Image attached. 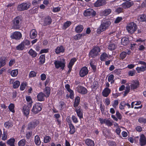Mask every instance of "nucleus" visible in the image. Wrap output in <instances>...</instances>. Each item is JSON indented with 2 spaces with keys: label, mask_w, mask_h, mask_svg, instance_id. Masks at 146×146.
Wrapping results in <instances>:
<instances>
[{
  "label": "nucleus",
  "mask_w": 146,
  "mask_h": 146,
  "mask_svg": "<svg viewBox=\"0 0 146 146\" xmlns=\"http://www.w3.org/2000/svg\"><path fill=\"white\" fill-rule=\"evenodd\" d=\"M26 99L28 102V106L30 107H31L32 106V103H33L31 98L30 96H27L26 97Z\"/></svg>",
  "instance_id": "7c9ffc66"
},
{
  "label": "nucleus",
  "mask_w": 146,
  "mask_h": 146,
  "mask_svg": "<svg viewBox=\"0 0 146 146\" xmlns=\"http://www.w3.org/2000/svg\"><path fill=\"white\" fill-rule=\"evenodd\" d=\"M31 5V3L29 2L23 3L18 5L17 7L18 10L19 11H23L27 10L29 8Z\"/></svg>",
  "instance_id": "6e6552de"
},
{
  "label": "nucleus",
  "mask_w": 146,
  "mask_h": 146,
  "mask_svg": "<svg viewBox=\"0 0 146 146\" xmlns=\"http://www.w3.org/2000/svg\"><path fill=\"white\" fill-rule=\"evenodd\" d=\"M70 93L69 96L70 97V98L71 99H73L74 98V91L72 89L68 91Z\"/></svg>",
  "instance_id": "3c124183"
},
{
  "label": "nucleus",
  "mask_w": 146,
  "mask_h": 146,
  "mask_svg": "<svg viewBox=\"0 0 146 146\" xmlns=\"http://www.w3.org/2000/svg\"><path fill=\"white\" fill-rule=\"evenodd\" d=\"M90 66L91 67L93 70L94 71H95L96 70V66L95 65H94L93 63L92 62H90Z\"/></svg>",
  "instance_id": "69168bd1"
},
{
  "label": "nucleus",
  "mask_w": 146,
  "mask_h": 146,
  "mask_svg": "<svg viewBox=\"0 0 146 146\" xmlns=\"http://www.w3.org/2000/svg\"><path fill=\"white\" fill-rule=\"evenodd\" d=\"M15 139L14 138H11L7 141V144L10 146H15Z\"/></svg>",
  "instance_id": "c85d7f7f"
},
{
  "label": "nucleus",
  "mask_w": 146,
  "mask_h": 146,
  "mask_svg": "<svg viewBox=\"0 0 146 146\" xmlns=\"http://www.w3.org/2000/svg\"><path fill=\"white\" fill-rule=\"evenodd\" d=\"M11 124V123L9 121H6L4 123L5 127L7 129H9V128Z\"/></svg>",
  "instance_id": "338daca9"
},
{
  "label": "nucleus",
  "mask_w": 146,
  "mask_h": 146,
  "mask_svg": "<svg viewBox=\"0 0 146 146\" xmlns=\"http://www.w3.org/2000/svg\"><path fill=\"white\" fill-rule=\"evenodd\" d=\"M26 142V141L25 139L20 140L18 142L19 146H25Z\"/></svg>",
  "instance_id": "ea45409f"
},
{
  "label": "nucleus",
  "mask_w": 146,
  "mask_h": 146,
  "mask_svg": "<svg viewBox=\"0 0 146 146\" xmlns=\"http://www.w3.org/2000/svg\"><path fill=\"white\" fill-rule=\"evenodd\" d=\"M45 97H46V95L45 94L42 92H39L37 96V100L40 102L44 101Z\"/></svg>",
  "instance_id": "f3484780"
},
{
  "label": "nucleus",
  "mask_w": 146,
  "mask_h": 146,
  "mask_svg": "<svg viewBox=\"0 0 146 146\" xmlns=\"http://www.w3.org/2000/svg\"><path fill=\"white\" fill-rule=\"evenodd\" d=\"M133 4L134 3L133 1H127L123 3L122 5L124 8L126 9L130 7L132 5H133Z\"/></svg>",
  "instance_id": "b1692460"
},
{
  "label": "nucleus",
  "mask_w": 146,
  "mask_h": 146,
  "mask_svg": "<svg viewBox=\"0 0 146 146\" xmlns=\"http://www.w3.org/2000/svg\"><path fill=\"white\" fill-rule=\"evenodd\" d=\"M53 117L56 119L55 122L57 123V125H60L61 124V120L59 119L60 117L59 113H56L53 115Z\"/></svg>",
  "instance_id": "4be33fe9"
},
{
  "label": "nucleus",
  "mask_w": 146,
  "mask_h": 146,
  "mask_svg": "<svg viewBox=\"0 0 146 146\" xmlns=\"http://www.w3.org/2000/svg\"><path fill=\"white\" fill-rule=\"evenodd\" d=\"M35 142L36 145H39L41 143L40 138L38 135H36L35 137Z\"/></svg>",
  "instance_id": "c9c22d12"
},
{
  "label": "nucleus",
  "mask_w": 146,
  "mask_h": 146,
  "mask_svg": "<svg viewBox=\"0 0 146 146\" xmlns=\"http://www.w3.org/2000/svg\"><path fill=\"white\" fill-rule=\"evenodd\" d=\"M96 15V12L93 9H90L86 10L84 12V15L86 16H91L93 17Z\"/></svg>",
  "instance_id": "9d476101"
},
{
  "label": "nucleus",
  "mask_w": 146,
  "mask_h": 146,
  "mask_svg": "<svg viewBox=\"0 0 146 146\" xmlns=\"http://www.w3.org/2000/svg\"><path fill=\"white\" fill-rule=\"evenodd\" d=\"M2 139L3 141H5L7 139V135L5 131L3 132V134L2 136Z\"/></svg>",
  "instance_id": "0e129e2a"
},
{
  "label": "nucleus",
  "mask_w": 146,
  "mask_h": 146,
  "mask_svg": "<svg viewBox=\"0 0 146 146\" xmlns=\"http://www.w3.org/2000/svg\"><path fill=\"white\" fill-rule=\"evenodd\" d=\"M85 143L88 146H94V141L89 139H86L85 141Z\"/></svg>",
  "instance_id": "bb28decb"
},
{
  "label": "nucleus",
  "mask_w": 146,
  "mask_h": 146,
  "mask_svg": "<svg viewBox=\"0 0 146 146\" xmlns=\"http://www.w3.org/2000/svg\"><path fill=\"white\" fill-rule=\"evenodd\" d=\"M66 121L68 125L72 124L70 116H68L66 118Z\"/></svg>",
  "instance_id": "774afa93"
},
{
  "label": "nucleus",
  "mask_w": 146,
  "mask_h": 146,
  "mask_svg": "<svg viewBox=\"0 0 146 146\" xmlns=\"http://www.w3.org/2000/svg\"><path fill=\"white\" fill-rule=\"evenodd\" d=\"M32 134V131H29L26 134V137L27 139H29L31 137Z\"/></svg>",
  "instance_id": "e2e57ef3"
},
{
  "label": "nucleus",
  "mask_w": 146,
  "mask_h": 146,
  "mask_svg": "<svg viewBox=\"0 0 146 146\" xmlns=\"http://www.w3.org/2000/svg\"><path fill=\"white\" fill-rule=\"evenodd\" d=\"M138 19L140 21H145L146 20V16L144 15H141L139 17Z\"/></svg>",
  "instance_id": "49530a36"
},
{
  "label": "nucleus",
  "mask_w": 146,
  "mask_h": 146,
  "mask_svg": "<svg viewBox=\"0 0 146 146\" xmlns=\"http://www.w3.org/2000/svg\"><path fill=\"white\" fill-rule=\"evenodd\" d=\"M28 53L33 58H35L36 57L37 54V53L32 49H31L30 50Z\"/></svg>",
  "instance_id": "f704fd0d"
},
{
  "label": "nucleus",
  "mask_w": 146,
  "mask_h": 146,
  "mask_svg": "<svg viewBox=\"0 0 146 146\" xmlns=\"http://www.w3.org/2000/svg\"><path fill=\"white\" fill-rule=\"evenodd\" d=\"M88 68L84 66L81 68L79 72V75L81 77H84L88 73Z\"/></svg>",
  "instance_id": "f8f14e48"
},
{
  "label": "nucleus",
  "mask_w": 146,
  "mask_h": 146,
  "mask_svg": "<svg viewBox=\"0 0 146 146\" xmlns=\"http://www.w3.org/2000/svg\"><path fill=\"white\" fill-rule=\"evenodd\" d=\"M64 51V49L63 46H58L56 49L55 52L57 54H59L60 52H63Z\"/></svg>",
  "instance_id": "473e14b6"
},
{
  "label": "nucleus",
  "mask_w": 146,
  "mask_h": 146,
  "mask_svg": "<svg viewBox=\"0 0 146 146\" xmlns=\"http://www.w3.org/2000/svg\"><path fill=\"white\" fill-rule=\"evenodd\" d=\"M51 139L50 136L46 135L44 137V142L45 143H47L49 142Z\"/></svg>",
  "instance_id": "37998d69"
},
{
  "label": "nucleus",
  "mask_w": 146,
  "mask_h": 146,
  "mask_svg": "<svg viewBox=\"0 0 146 146\" xmlns=\"http://www.w3.org/2000/svg\"><path fill=\"white\" fill-rule=\"evenodd\" d=\"M8 107L9 110L10 111L13 112V113H15V110H14V108H15V106L13 104L10 103Z\"/></svg>",
  "instance_id": "79ce46f5"
},
{
  "label": "nucleus",
  "mask_w": 146,
  "mask_h": 146,
  "mask_svg": "<svg viewBox=\"0 0 146 146\" xmlns=\"http://www.w3.org/2000/svg\"><path fill=\"white\" fill-rule=\"evenodd\" d=\"M77 92L82 94H86L88 92V90L86 88L82 86H78L76 87Z\"/></svg>",
  "instance_id": "9b49d317"
},
{
  "label": "nucleus",
  "mask_w": 146,
  "mask_h": 146,
  "mask_svg": "<svg viewBox=\"0 0 146 146\" xmlns=\"http://www.w3.org/2000/svg\"><path fill=\"white\" fill-rule=\"evenodd\" d=\"M139 145L141 146H145L146 144V138L144 134H142L139 139Z\"/></svg>",
  "instance_id": "2eb2a0df"
},
{
  "label": "nucleus",
  "mask_w": 146,
  "mask_h": 146,
  "mask_svg": "<svg viewBox=\"0 0 146 146\" xmlns=\"http://www.w3.org/2000/svg\"><path fill=\"white\" fill-rule=\"evenodd\" d=\"M42 107L41 103L37 102L34 105L31 110L35 114H37L42 110Z\"/></svg>",
  "instance_id": "f03ea898"
},
{
  "label": "nucleus",
  "mask_w": 146,
  "mask_h": 146,
  "mask_svg": "<svg viewBox=\"0 0 146 146\" xmlns=\"http://www.w3.org/2000/svg\"><path fill=\"white\" fill-rule=\"evenodd\" d=\"M114 78V76L112 74H110L108 78V82H110L111 81H112L111 82V83H113L114 82V80H113Z\"/></svg>",
  "instance_id": "864d4df0"
},
{
  "label": "nucleus",
  "mask_w": 146,
  "mask_h": 146,
  "mask_svg": "<svg viewBox=\"0 0 146 146\" xmlns=\"http://www.w3.org/2000/svg\"><path fill=\"white\" fill-rule=\"evenodd\" d=\"M37 34V32L35 29H33L31 30L30 33V37L32 39L35 38L36 37Z\"/></svg>",
  "instance_id": "cd10ccee"
},
{
  "label": "nucleus",
  "mask_w": 146,
  "mask_h": 146,
  "mask_svg": "<svg viewBox=\"0 0 146 146\" xmlns=\"http://www.w3.org/2000/svg\"><path fill=\"white\" fill-rule=\"evenodd\" d=\"M108 58V56L105 52L103 53L100 56V60L102 61H105Z\"/></svg>",
  "instance_id": "c756f323"
},
{
  "label": "nucleus",
  "mask_w": 146,
  "mask_h": 146,
  "mask_svg": "<svg viewBox=\"0 0 146 146\" xmlns=\"http://www.w3.org/2000/svg\"><path fill=\"white\" fill-rule=\"evenodd\" d=\"M75 111L76 113L80 119H81L83 118V110L81 109L80 106L75 108Z\"/></svg>",
  "instance_id": "ddd939ff"
},
{
  "label": "nucleus",
  "mask_w": 146,
  "mask_h": 146,
  "mask_svg": "<svg viewBox=\"0 0 146 146\" xmlns=\"http://www.w3.org/2000/svg\"><path fill=\"white\" fill-rule=\"evenodd\" d=\"M115 115L117 117L114 115H111V118L115 121H117L118 119L121 120L122 119V116L118 111H116Z\"/></svg>",
  "instance_id": "a211bd4d"
},
{
  "label": "nucleus",
  "mask_w": 146,
  "mask_h": 146,
  "mask_svg": "<svg viewBox=\"0 0 146 146\" xmlns=\"http://www.w3.org/2000/svg\"><path fill=\"white\" fill-rule=\"evenodd\" d=\"M138 122L141 123H146V119L143 117H139L138 119Z\"/></svg>",
  "instance_id": "09e8293b"
},
{
  "label": "nucleus",
  "mask_w": 146,
  "mask_h": 146,
  "mask_svg": "<svg viewBox=\"0 0 146 146\" xmlns=\"http://www.w3.org/2000/svg\"><path fill=\"white\" fill-rule=\"evenodd\" d=\"M98 85V82L94 80L91 86L92 88L95 89L96 87H97Z\"/></svg>",
  "instance_id": "bf43d9fd"
},
{
  "label": "nucleus",
  "mask_w": 146,
  "mask_h": 146,
  "mask_svg": "<svg viewBox=\"0 0 146 146\" xmlns=\"http://www.w3.org/2000/svg\"><path fill=\"white\" fill-rule=\"evenodd\" d=\"M21 17L17 16L15 18L13 21V25L12 26V29H19L20 27V21H21Z\"/></svg>",
  "instance_id": "39448f33"
},
{
  "label": "nucleus",
  "mask_w": 146,
  "mask_h": 146,
  "mask_svg": "<svg viewBox=\"0 0 146 146\" xmlns=\"http://www.w3.org/2000/svg\"><path fill=\"white\" fill-rule=\"evenodd\" d=\"M22 37V34L19 32L16 31L14 32L11 36V37L12 39L19 40Z\"/></svg>",
  "instance_id": "4468645a"
},
{
  "label": "nucleus",
  "mask_w": 146,
  "mask_h": 146,
  "mask_svg": "<svg viewBox=\"0 0 146 146\" xmlns=\"http://www.w3.org/2000/svg\"><path fill=\"white\" fill-rule=\"evenodd\" d=\"M139 82L138 80H133L130 83V86L131 90H134L139 86Z\"/></svg>",
  "instance_id": "1a4fd4ad"
},
{
  "label": "nucleus",
  "mask_w": 146,
  "mask_h": 146,
  "mask_svg": "<svg viewBox=\"0 0 146 146\" xmlns=\"http://www.w3.org/2000/svg\"><path fill=\"white\" fill-rule=\"evenodd\" d=\"M111 24L110 21H106L101 23L100 26L98 28L97 33L100 34L102 32H103L107 29Z\"/></svg>",
  "instance_id": "7ed1b4c3"
},
{
  "label": "nucleus",
  "mask_w": 146,
  "mask_h": 146,
  "mask_svg": "<svg viewBox=\"0 0 146 146\" xmlns=\"http://www.w3.org/2000/svg\"><path fill=\"white\" fill-rule=\"evenodd\" d=\"M137 29L136 24L133 22L129 23L126 27V29L129 33L131 34L133 33Z\"/></svg>",
  "instance_id": "423d86ee"
},
{
  "label": "nucleus",
  "mask_w": 146,
  "mask_h": 146,
  "mask_svg": "<svg viewBox=\"0 0 146 146\" xmlns=\"http://www.w3.org/2000/svg\"><path fill=\"white\" fill-rule=\"evenodd\" d=\"M29 44L30 41L28 40H24L21 44H20L18 46H25L26 45H29Z\"/></svg>",
  "instance_id": "603ef678"
},
{
  "label": "nucleus",
  "mask_w": 146,
  "mask_h": 146,
  "mask_svg": "<svg viewBox=\"0 0 146 146\" xmlns=\"http://www.w3.org/2000/svg\"><path fill=\"white\" fill-rule=\"evenodd\" d=\"M108 145L109 146H116V144L115 142L111 141H108Z\"/></svg>",
  "instance_id": "13d9d810"
},
{
  "label": "nucleus",
  "mask_w": 146,
  "mask_h": 146,
  "mask_svg": "<svg viewBox=\"0 0 146 146\" xmlns=\"http://www.w3.org/2000/svg\"><path fill=\"white\" fill-rule=\"evenodd\" d=\"M91 49L89 53V57L91 58H94L100 52V48L99 46H95Z\"/></svg>",
  "instance_id": "20e7f679"
},
{
  "label": "nucleus",
  "mask_w": 146,
  "mask_h": 146,
  "mask_svg": "<svg viewBox=\"0 0 146 146\" xmlns=\"http://www.w3.org/2000/svg\"><path fill=\"white\" fill-rule=\"evenodd\" d=\"M106 1L105 0H98L94 4V6L98 7L102 6L106 4Z\"/></svg>",
  "instance_id": "412c9836"
},
{
  "label": "nucleus",
  "mask_w": 146,
  "mask_h": 146,
  "mask_svg": "<svg viewBox=\"0 0 146 146\" xmlns=\"http://www.w3.org/2000/svg\"><path fill=\"white\" fill-rule=\"evenodd\" d=\"M40 123L38 119H34L29 122L28 124L27 129L28 130H31L35 129Z\"/></svg>",
  "instance_id": "f257e3e1"
},
{
  "label": "nucleus",
  "mask_w": 146,
  "mask_h": 146,
  "mask_svg": "<svg viewBox=\"0 0 146 146\" xmlns=\"http://www.w3.org/2000/svg\"><path fill=\"white\" fill-rule=\"evenodd\" d=\"M83 29V27L82 25H79L76 27L75 29V31L77 33H80Z\"/></svg>",
  "instance_id": "58836bf2"
},
{
  "label": "nucleus",
  "mask_w": 146,
  "mask_h": 146,
  "mask_svg": "<svg viewBox=\"0 0 146 146\" xmlns=\"http://www.w3.org/2000/svg\"><path fill=\"white\" fill-rule=\"evenodd\" d=\"M40 60L39 62L40 64H43L45 62V54H43L41 55L39 58Z\"/></svg>",
  "instance_id": "e433bc0d"
},
{
  "label": "nucleus",
  "mask_w": 146,
  "mask_h": 146,
  "mask_svg": "<svg viewBox=\"0 0 146 146\" xmlns=\"http://www.w3.org/2000/svg\"><path fill=\"white\" fill-rule=\"evenodd\" d=\"M129 40L127 38H123L121 40V44L123 46H126L128 44Z\"/></svg>",
  "instance_id": "a19ab883"
},
{
  "label": "nucleus",
  "mask_w": 146,
  "mask_h": 146,
  "mask_svg": "<svg viewBox=\"0 0 146 146\" xmlns=\"http://www.w3.org/2000/svg\"><path fill=\"white\" fill-rule=\"evenodd\" d=\"M9 82L10 84H13V88L14 89L18 88L20 85V82L18 80H16L14 81L13 79H11L10 80Z\"/></svg>",
  "instance_id": "dca6fc26"
},
{
  "label": "nucleus",
  "mask_w": 146,
  "mask_h": 146,
  "mask_svg": "<svg viewBox=\"0 0 146 146\" xmlns=\"http://www.w3.org/2000/svg\"><path fill=\"white\" fill-rule=\"evenodd\" d=\"M127 53L124 51L122 52L120 54V57L122 60L124 59L126 56Z\"/></svg>",
  "instance_id": "5fc2aeb1"
},
{
  "label": "nucleus",
  "mask_w": 146,
  "mask_h": 146,
  "mask_svg": "<svg viewBox=\"0 0 146 146\" xmlns=\"http://www.w3.org/2000/svg\"><path fill=\"white\" fill-rule=\"evenodd\" d=\"M27 85V83L26 82H23L22 83L20 87V90L21 91H23L25 90L26 87Z\"/></svg>",
  "instance_id": "de8ad7c7"
},
{
  "label": "nucleus",
  "mask_w": 146,
  "mask_h": 146,
  "mask_svg": "<svg viewBox=\"0 0 146 146\" xmlns=\"http://www.w3.org/2000/svg\"><path fill=\"white\" fill-rule=\"evenodd\" d=\"M52 22V19L50 17L47 16L46 17L44 21V25H50Z\"/></svg>",
  "instance_id": "a878e982"
},
{
  "label": "nucleus",
  "mask_w": 146,
  "mask_h": 146,
  "mask_svg": "<svg viewBox=\"0 0 146 146\" xmlns=\"http://www.w3.org/2000/svg\"><path fill=\"white\" fill-rule=\"evenodd\" d=\"M137 42H139V44L140 46H144L145 44V40H142L141 39H139L137 40L136 41Z\"/></svg>",
  "instance_id": "680f3d73"
},
{
  "label": "nucleus",
  "mask_w": 146,
  "mask_h": 146,
  "mask_svg": "<svg viewBox=\"0 0 146 146\" xmlns=\"http://www.w3.org/2000/svg\"><path fill=\"white\" fill-rule=\"evenodd\" d=\"M80 102V98L78 96L76 97L74 102L73 106L75 108L78 107Z\"/></svg>",
  "instance_id": "393cba45"
},
{
  "label": "nucleus",
  "mask_w": 146,
  "mask_h": 146,
  "mask_svg": "<svg viewBox=\"0 0 146 146\" xmlns=\"http://www.w3.org/2000/svg\"><path fill=\"white\" fill-rule=\"evenodd\" d=\"M72 119L73 122L75 123H77L78 122L77 118L74 115L72 116Z\"/></svg>",
  "instance_id": "052dcab7"
},
{
  "label": "nucleus",
  "mask_w": 146,
  "mask_h": 146,
  "mask_svg": "<svg viewBox=\"0 0 146 146\" xmlns=\"http://www.w3.org/2000/svg\"><path fill=\"white\" fill-rule=\"evenodd\" d=\"M111 92V90L110 88H106L102 91V95L104 97H107L109 96Z\"/></svg>",
  "instance_id": "aec40b11"
},
{
  "label": "nucleus",
  "mask_w": 146,
  "mask_h": 146,
  "mask_svg": "<svg viewBox=\"0 0 146 146\" xmlns=\"http://www.w3.org/2000/svg\"><path fill=\"white\" fill-rule=\"evenodd\" d=\"M68 125L70 129V130L69 131V133L71 135L74 134L76 131L75 129L74 125L73 124Z\"/></svg>",
  "instance_id": "2f4dec72"
},
{
  "label": "nucleus",
  "mask_w": 146,
  "mask_h": 146,
  "mask_svg": "<svg viewBox=\"0 0 146 146\" xmlns=\"http://www.w3.org/2000/svg\"><path fill=\"white\" fill-rule=\"evenodd\" d=\"M105 123L108 126H111L113 125V121L106 119Z\"/></svg>",
  "instance_id": "c03bdc74"
},
{
  "label": "nucleus",
  "mask_w": 146,
  "mask_h": 146,
  "mask_svg": "<svg viewBox=\"0 0 146 146\" xmlns=\"http://www.w3.org/2000/svg\"><path fill=\"white\" fill-rule=\"evenodd\" d=\"M36 73L34 71H31L29 73V78L34 77L36 76Z\"/></svg>",
  "instance_id": "6e6d98bb"
},
{
  "label": "nucleus",
  "mask_w": 146,
  "mask_h": 146,
  "mask_svg": "<svg viewBox=\"0 0 146 146\" xmlns=\"http://www.w3.org/2000/svg\"><path fill=\"white\" fill-rule=\"evenodd\" d=\"M136 70L138 73H140L141 72H144L146 70V66H142L141 67H137L136 68Z\"/></svg>",
  "instance_id": "72a5a7b5"
},
{
  "label": "nucleus",
  "mask_w": 146,
  "mask_h": 146,
  "mask_svg": "<svg viewBox=\"0 0 146 146\" xmlns=\"http://www.w3.org/2000/svg\"><path fill=\"white\" fill-rule=\"evenodd\" d=\"M77 61V59L75 58H74L71 59L69 63L68 64V66L72 67L74 65V63Z\"/></svg>",
  "instance_id": "4c0bfd02"
},
{
  "label": "nucleus",
  "mask_w": 146,
  "mask_h": 146,
  "mask_svg": "<svg viewBox=\"0 0 146 146\" xmlns=\"http://www.w3.org/2000/svg\"><path fill=\"white\" fill-rule=\"evenodd\" d=\"M111 12V10L110 9H106L103 11V14L105 16H107L109 15Z\"/></svg>",
  "instance_id": "8fccbe9b"
},
{
  "label": "nucleus",
  "mask_w": 146,
  "mask_h": 146,
  "mask_svg": "<svg viewBox=\"0 0 146 146\" xmlns=\"http://www.w3.org/2000/svg\"><path fill=\"white\" fill-rule=\"evenodd\" d=\"M50 91L51 89L50 87L46 86L44 88V92L45 94L46 98H48L49 96L50 93Z\"/></svg>",
  "instance_id": "5701e85b"
},
{
  "label": "nucleus",
  "mask_w": 146,
  "mask_h": 146,
  "mask_svg": "<svg viewBox=\"0 0 146 146\" xmlns=\"http://www.w3.org/2000/svg\"><path fill=\"white\" fill-rule=\"evenodd\" d=\"M30 107L26 105H24L23 107V112L24 115L26 116H28L29 114V108Z\"/></svg>",
  "instance_id": "6ab92c4d"
},
{
  "label": "nucleus",
  "mask_w": 146,
  "mask_h": 146,
  "mask_svg": "<svg viewBox=\"0 0 146 146\" xmlns=\"http://www.w3.org/2000/svg\"><path fill=\"white\" fill-rule=\"evenodd\" d=\"M18 70L17 69L12 70L11 72V75L13 77L16 76L18 74Z\"/></svg>",
  "instance_id": "a18cd8bd"
},
{
  "label": "nucleus",
  "mask_w": 146,
  "mask_h": 146,
  "mask_svg": "<svg viewBox=\"0 0 146 146\" xmlns=\"http://www.w3.org/2000/svg\"><path fill=\"white\" fill-rule=\"evenodd\" d=\"M6 64L5 61L2 58H0V68L4 66Z\"/></svg>",
  "instance_id": "4d7b16f0"
},
{
  "label": "nucleus",
  "mask_w": 146,
  "mask_h": 146,
  "mask_svg": "<svg viewBox=\"0 0 146 146\" xmlns=\"http://www.w3.org/2000/svg\"><path fill=\"white\" fill-rule=\"evenodd\" d=\"M66 62L64 60H55L54 61V64L55 68L58 69L60 68L62 70H63L65 66Z\"/></svg>",
  "instance_id": "0eeeda50"
}]
</instances>
